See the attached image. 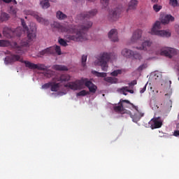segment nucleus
<instances>
[{
  "label": "nucleus",
  "mask_w": 179,
  "mask_h": 179,
  "mask_svg": "<svg viewBox=\"0 0 179 179\" xmlns=\"http://www.w3.org/2000/svg\"><path fill=\"white\" fill-rule=\"evenodd\" d=\"M97 15V10L93 9L88 12H84L78 15V18L83 21L80 27L72 25H62L59 22H54L52 27L57 29L60 33H67L65 36L69 41H83L87 40V30L93 26V22L88 19H92Z\"/></svg>",
  "instance_id": "obj_1"
},
{
  "label": "nucleus",
  "mask_w": 179,
  "mask_h": 179,
  "mask_svg": "<svg viewBox=\"0 0 179 179\" xmlns=\"http://www.w3.org/2000/svg\"><path fill=\"white\" fill-rule=\"evenodd\" d=\"M17 61L22 62V64H24L26 68H29V69H38V71H45L46 72L43 73L44 76H46V78L51 77V73H50L51 71L48 69L50 66H45V64H36L29 61H24L23 60V59L20 57L19 55H10V56H6L4 59V64H6V65H9V64H13V62H17Z\"/></svg>",
  "instance_id": "obj_2"
},
{
  "label": "nucleus",
  "mask_w": 179,
  "mask_h": 179,
  "mask_svg": "<svg viewBox=\"0 0 179 179\" xmlns=\"http://www.w3.org/2000/svg\"><path fill=\"white\" fill-rule=\"evenodd\" d=\"M170 22H174V17L171 15H166L162 18L161 22L157 21L152 29L150 34L152 36H159L160 37H170L171 36V33L169 31L160 30L162 29V24H169Z\"/></svg>",
  "instance_id": "obj_3"
},
{
  "label": "nucleus",
  "mask_w": 179,
  "mask_h": 179,
  "mask_svg": "<svg viewBox=\"0 0 179 179\" xmlns=\"http://www.w3.org/2000/svg\"><path fill=\"white\" fill-rule=\"evenodd\" d=\"M85 85L89 89L90 93H96L97 86L87 78H81L80 80H77L74 82L64 84V87H69V89H71V90H80L83 89V86Z\"/></svg>",
  "instance_id": "obj_4"
},
{
  "label": "nucleus",
  "mask_w": 179,
  "mask_h": 179,
  "mask_svg": "<svg viewBox=\"0 0 179 179\" xmlns=\"http://www.w3.org/2000/svg\"><path fill=\"white\" fill-rule=\"evenodd\" d=\"M96 58L94 65L101 66L102 71L107 72V69H108V62L112 59H115L117 55L115 53L111 52H101Z\"/></svg>",
  "instance_id": "obj_5"
},
{
  "label": "nucleus",
  "mask_w": 179,
  "mask_h": 179,
  "mask_svg": "<svg viewBox=\"0 0 179 179\" xmlns=\"http://www.w3.org/2000/svg\"><path fill=\"white\" fill-rule=\"evenodd\" d=\"M21 23L24 31H27V37L21 41L20 46L17 45V43H15L14 45L18 51H22V47L29 46V43H31V41H33V40H34L36 36V27H34L29 30V27H27V25H26V22H24V19H21Z\"/></svg>",
  "instance_id": "obj_6"
},
{
  "label": "nucleus",
  "mask_w": 179,
  "mask_h": 179,
  "mask_svg": "<svg viewBox=\"0 0 179 179\" xmlns=\"http://www.w3.org/2000/svg\"><path fill=\"white\" fill-rule=\"evenodd\" d=\"M126 104H129V106H131L132 108L136 110L137 113H139V109L138 106L134 105V103H131V101H129V100H124V99H120L119 102V105L114 106L113 110L116 113H124V111H125V108H129V106Z\"/></svg>",
  "instance_id": "obj_7"
},
{
  "label": "nucleus",
  "mask_w": 179,
  "mask_h": 179,
  "mask_svg": "<svg viewBox=\"0 0 179 179\" xmlns=\"http://www.w3.org/2000/svg\"><path fill=\"white\" fill-rule=\"evenodd\" d=\"M22 33L23 29H22V27H17L15 30L10 28H6L3 30V35L7 37V38H13V37H20Z\"/></svg>",
  "instance_id": "obj_8"
},
{
  "label": "nucleus",
  "mask_w": 179,
  "mask_h": 179,
  "mask_svg": "<svg viewBox=\"0 0 179 179\" xmlns=\"http://www.w3.org/2000/svg\"><path fill=\"white\" fill-rule=\"evenodd\" d=\"M92 73L96 75L98 78H104L103 80L107 82V83H110V85L118 83V78L114 77H106L107 73H100L96 71H92Z\"/></svg>",
  "instance_id": "obj_9"
},
{
  "label": "nucleus",
  "mask_w": 179,
  "mask_h": 179,
  "mask_svg": "<svg viewBox=\"0 0 179 179\" xmlns=\"http://www.w3.org/2000/svg\"><path fill=\"white\" fill-rule=\"evenodd\" d=\"M179 51L177 49L172 48H166L161 51L160 55H164V57H167L168 58H172L173 56L177 55Z\"/></svg>",
  "instance_id": "obj_10"
},
{
  "label": "nucleus",
  "mask_w": 179,
  "mask_h": 179,
  "mask_svg": "<svg viewBox=\"0 0 179 179\" xmlns=\"http://www.w3.org/2000/svg\"><path fill=\"white\" fill-rule=\"evenodd\" d=\"M150 125L151 129H157L159 128H162V126L163 125V121L160 117H153L150 121Z\"/></svg>",
  "instance_id": "obj_11"
},
{
  "label": "nucleus",
  "mask_w": 179,
  "mask_h": 179,
  "mask_svg": "<svg viewBox=\"0 0 179 179\" xmlns=\"http://www.w3.org/2000/svg\"><path fill=\"white\" fill-rule=\"evenodd\" d=\"M143 40V38L142 37V30L137 29L136 30L133 36L131 37V41L132 43H136V41H142Z\"/></svg>",
  "instance_id": "obj_12"
},
{
  "label": "nucleus",
  "mask_w": 179,
  "mask_h": 179,
  "mask_svg": "<svg viewBox=\"0 0 179 179\" xmlns=\"http://www.w3.org/2000/svg\"><path fill=\"white\" fill-rule=\"evenodd\" d=\"M108 38L110 39V41H113V43H116L118 41V32L117 29H111L108 34Z\"/></svg>",
  "instance_id": "obj_13"
},
{
  "label": "nucleus",
  "mask_w": 179,
  "mask_h": 179,
  "mask_svg": "<svg viewBox=\"0 0 179 179\" xmlns=\"http://www.w3.org/2000/svg\"><path fill=\"white\" fill-rule=\"evenodd\" d=\"M58 82L59 81H57L55 78L52 79V84L50 85L51 92H58L59 90L61 88V87L62 86V84Z\"/></svg>",
  "instance_id": "obj_14"
},
{
  "label": "nucleus",
  "mask_w": 179,
  "mask_h": 179,
  "mask_svg": "<svg viewBox=\"0 0 179 179\" xmlns=\"http://www.w3.org/2000/svg\"><path fill=\"white\" fill-rule=\"evenodd\" d=\"M57 82H59V83H62L63 82H69L71 80V76L68 74H62L59 77L55 78Z\"/></svg>",
  "instance_id": "obj_15"
},
{
  "label": "nucleus",
  "mask_w": 179,
  "mask_h": 179,
  "mask_svg": "<svg viewBox=\"0 0 179 179\" xmlns=\"http://www.w3.org/2000/svg\"><path fill=\"white\" fill-rule=\"evenodd\" d=\"M55 52V48L54 47H49L46 49L41 51L39 55H51Z\"/></svg>",
  "instance_id": "obj_16"
},
{
  "label": "nucleus",
  "mask_w": 179,
  "mask_h": 179,
  "mask_svg": "<svg viewBox=\"0 0 179 179\" xmlns=\"http://www.w3.org/2000/svg\"><path fill=\"white\" fill-rule=\"evenodd\" d=\"M138 3H139V1H138V0H131L129 2L127 12H128L129 10H135V9H136V8L138 7Z\"/></svg>",
  "instance_id": "obj_17"
},
{
  "label": "nucleus",
  "mask_w": 179,
  "mask_h": 179,
  "mask_svg": "<svg viewBox=\"0 0 179 179\" xmlns=\"http://www.w3.org/2000/svg\"><path fill=\"white\" fill-rule=\"evenodd\" d=\"M120 11L119 8L113 10L109 13V17L111 20H117L120 17Z\"/></svg>",
  "instance_id": "obj_18"
},
{
  "label": "nucleus",
  "mask_w": 179,
  "mask_h": 179,
  "mask_svg": "<svg viewBox=\"0 0 179 179\" xmlns=\"http://www.w3.org/2000/svg\"><path fill=\"white\" fill-rule=\"evenodd\" d=\"M150 47H152V41H145L142 43L141 47H137V50H143L144 51H148Z\"/></svg>",
  "instance_id": "obj_19"
},
{
  "label": "nucleus",
  "mask_w": 179,
  "mask_h": 179,
  "mask_svg": "<svg viewBox=\"0 0 179 179\" xmlns=\"http://www.w3.org/2000/svg\"><path fill=\"white\" fill-rule=\"evenodd\" d=\"M122 55L126 58H131L132 57V55H134V51L127 48H124L122 50Z\"/></svg>",
  "instance_id": "obj_20"
},
{
  "label": "nucleus",
  "mask_w": 179,
  "mask_h": 179,
  "mask_svg": "<svg viewBox=\"0 0 179 179\" xmlns=\"http://www.w3.org/2000/svg\"><path fill=\"white\" fill-rule=\"evenodd\" d=\"M36 19L38 23H41V24H45V26H48L50 24V21L48 20H45L38 15H36Z\"/></svg>",
  "instance_id": "obj_21"
},
{
  "label": "nucleus",
  "mask_w": 179,
  "mask_h": 179,
  "mask_svg": "<svg viewBox=\"0 0 179 179\" xmlns=\"http://www.w3.org/2000/svg\"><path fill=\"white\" fill-rule=\"evenodd\" d=\"M40 5L43 9H48L51 5L50 4V1L48 0H42L40 2Z\"/></svg>",
  "instance_id": "obj_22"
},
{
  "label": "nucleus",
  "mask_w": 179,
  "mask_h": 179,
  "mask_svg": "<svg viewBox=\"0 0 179 179\" xmlns=\"http://www.w3.org/2000/svg\"><path fill=\"white\" fill-rule=\"evenodd\" d=\"M52 69L55 71H68V67L66 66L55 64L52 66Z\"/></svg>",
  "instance_id": "obj_23"
},
{
  "label": "nucleus",
  "mask_w": 179,
  "mask_h": 179,
  "mask_svg": "<svg viewBox=\"0 0 179 179\" xmlns=\"http://www.w3.org/2000/svg\"><path fill=\"white\" fill-rule=\"evenodd\" d=\"M56 17H57L59 20H65L68 16L62 13V11L59 10L56 13Z\"/></svg>",
  "instance_id": "obj_24"
},
{
  "label": "nucleus",
  "mask_w": 179,
  "mask_h": 179,
  "mask_svg": "<svg viewBox=\"0 0 179 179\" xmlns=\"http://www.w3.org/2000/svg\"><path fill=\"white\" fill-rule=\"evenodd\" d=\"M128 89H129V87H123L122 88L118 89V92L121 93L122 94H124V96H127V94H128Z\"/></svg>",
  "instance_id": "obj_25"
},
{
  "label": "nucleus",
  "mask_w": 179,
  "mask_h": 179,
  "mask_svg": "<svg viewBox=\"0 0 179 179\" xmlns=\"http://www.w3.org/2000/svg\"><path fill=\"white\" fill-rule=\"evenodd\" d=\"M10 45L8 41L0 40V47H8Z\"/></svg>",
  "instance_id": "obj_26"
},
{
  "label": "nucleus",
  "mask_w": 179,
  "mask_h": 179,
  "mask_svg": "<svg viewBox=\"0 0 179 179\" xmlns=\"http://www.w3.org/2000/svg\"><path fill=\"white\" fill-rule=\"evenodd\" d=\"M87 61V55H83L81 57V64L82 66L85 68L86 66V62Z\"/></svg>",
  "instance_id": "obj_27"
},
{
  "label": "nucleus",
  "mask_w": 179,
  "mask_h": 179,
  "mask_svg": "<svg viewBox=\"0 0 179 179\" xmlns=\"http://www.w3.org/2000/svg\"><path fill=\"white\" fill-rule=\"evenodd\" d=\"M132 57H133V58H134V59H138V61L142 60V55H141V54H139L138 52H133Z\"/></svg>",
  "instance_id": "obj_28"
},
{
  "label": "nucleus",
  "mask_w": 179,
  "mask_h": 179,
  "mask_svg": "<svg viewBox=\"0 0 179 179\" xmlns=\"http://www.w3.org/2000/svg\"><path fill=\"white\" fill-rule=\"evenodd\" d=\"M9 19V14L6 13H2L1 15V20L2 22H5V20H8Z\"/></svg>",
  "instance_id": "obj_29"
},
{
  "label": "nucleus",
  "mask_w": 179,
  "mask_h": 179,
  "mask_svg": "<svg viewBox=\"0 0 179 179\" xmlns=\"http://www.w3.org/2000/svg\"><path fill=\"white\" fill-rule=\"evenodd\" d=\"M121 73H122V70H115L112 73H110V76H117L118 75H121Z\"/></svg>",
  "instance_id": "obj_30"
},
{
  "label": "nucleus",
  "mask_w": 179,
  "mask_h": 179,
  "mask_svg": "<svg viewBox=\"0 0 179 179\" xmlns=\"http://www.w3.org/2000/svg\"><path fill=\"white\" fill-rule=\"evenodd\" d=\"M51 85H52V82L45 83L44 85H43L41 86V89L44 90H47V89H50V87H51Z\"/></svg>",
  "instance_id": "obj_31"
},
{
  "label": "nucleus",
  "mask_w": 179,
  "mask_h": 179,
  "mask_svg": "<svg viewBox=\"0 0 179 179\" xmlns=\"http://www.w3.org/2000/svg\"><path fill=\"white\" fill-rule=\"evenodd\" d=\"M148 68V64H143L140 66L138 67L137 71L138 72H142L143 69H146Z\"/></svg>",
  "instance_id": "obj_32"
},
{
  "label": "nucleus",
  "mask_w": 179,
  "mask_h": 179,
  "mask_svg": "<svg viewBox=\"0 0 179 179\" xmlns=\"http://www.w3.org/2000/svg\"><path fill=\"white\" fill-rule=\"evenodd\" d=\"M87 94H89V92H87L86 90H83L80 92H79L78 93H77L76 96L77 97H79L80 96H87Z\"/></svg>",
  "instance_id": "obj_33"
},
{
  "label": "nucleus",
  "mask_w": 179,
  "mask_h": 179,
  "mask_svg": "<svg viewBox=\"0 0 179 179\" xmlns=\"http://www.w3.org/2000/svg\"><path fill=\"white\" fill-rule=\"evenodd\" d=\"M59 43L60 44V45H62L63 47H66V45H68L66 41L64 40V38H59Z\"/></svg>",
  "instance_id": "obj_34"
},
{
  "label": "nucleus",
  "mask_w": 179,
  "mask_h": 179,
  "mask_svg": "<svg viewBox=\"0 0 179 179\" xmlns=\"http://www.w3.org/2000/svg\"><path fill=\"white\" fill-rule=\"evenodd\" d=\"M169 3L171 5V6H173V8H176L178 5V0H169Z\"/></svg>",
  "instance_id": "obj_35"
},
{
  "label": "nucleus",
  "mask_w": 179,
  "mask_h": 179,
  "mask_svg": "<svg viewBox=\"0 0 179 179\" xmlns=\"http://www.w3.org/2000/svg\"><path fill=\"white\" fill-rule=\"evenodd\" d=\"M54 48L55 52H57L58 55H61V54H62V52L61 51V47H59V45H56L55 47H54Z\"/></svg>",
  "instance_id": "obj_36"
},
{
  "label": "nucleus",
  "mask_w": 179,
  "mask_h": 179,
  "mask_svg": "<svg viewBox=\"0 0 179 179\" xmlns=\"http://www.w3.org/2000/svg\"><path fill=\"white\" fill-rule=\"evenodd\" d=\"M162 6H159L157 4H155L153 6V9H154L155 12L160 11V10H162Z\"/></svg>",
  "instance_id": "obj_37"
},
{
  "label": "nucleus",
  "mask_w": 179,
  "mask_h": 179,
  "mask_svg": "<svg viewBox=\"0 0 179 179\" xmlns=\"http://www.w3.org/2000/svg\"><path fill=\"white\" fill-rule=\"evenodd\" d=\"M109 1L110 0H101V3H102L103 8H107Z\"/></svg>",
  "instance_id": "obj_38"
},
{
  "label": "nucleus",
  "mask_w": 179,
  "mask_h": 179,
  "mask_svg": "<svg viewBox=\"0 0 179 179\" xmlns=\"http://www.w3.org/2000/svg\"><path fill=\"white\" fill-rule=\"evenodd\" d=\"M148 86V84H145V86L141 90L140 93H145L146 92V87Z\"/></svg>",
  "instance_id": "obj_39"
},
{
  "label": "nucleus",
  "mask_w": 179,
  "mask_h": 179,
  "mask_svg": "<svg viewBox=\"0 0 179 179\" xmlns=\"http://www.w3.org/2000/svg\"><path fill=\"white\" fill-rule=\"evenodd\" d=\"M132 120H133L134 122H138V121H139V120H141V118L140 117H136L135 116H133Z\"/></svg>",
  "instance_id": "obj_40"
},
{
  "label": "nucleus",
  "mask_w": 179,
  "mask_h": 179,
  "mask_svg": "<svg viewBox=\"0 0 179 179\" xmlns=\"http://www.w3.org/2000/svg\"><path fill=\"white\" fill-rule=\"evenodd\" d=\"M135 85H136V80H133L129 85L130 86H135Z\"/></svg>",
  "instance_id": "obj_41"
},
{
  "label": "nucleus",
  "mask_w": 179,
  "mask_h": 179,
  "mask_svg": "<svg viewBox=\"0 0 179 179\" xmlns=\"http://www.w3.org/2000/svg\"><path fill=\"white\" fill-rule=\"evenodd\" d=\"M176 31H177L178 34H179V25L175 26Z\"/></svg>",
  "instance_id": "obj_42"
},
{
  "label": "nucleus",
  "mask_w": 179,
  "mask_h": 179,
  "mask_svg": "<svg viewBox=\"0 0 179 179\" xmlns=\"http://www.w3.org/2000/svg\"><path fill=\"white\" fill-rule=\"evenodd\" d=\"M3 2H5V3H10L12 2V0H2Z\"/></svg>",
  "instance_id": "obj_43"
},
{
  "label": "nucleus",
  "mask_w": 179,
  "mask_h": 179,
  "mask_svg": "<svg viewBox=\"0 0 179 179\" xmlns=\"http://www.w3.org/2000/svg\"><path fill=\"white\" fill-rule=\"evenodd\" d=\"M127 92L131 93V94H133L134 90H129V88H127Z\"/></svg>",
  "instance_id": "obj_44"
},
{
  "label": "nucleus",
  "mask_w": 179,
  "mask_h": 179,
  "mask_svg": "<svg viewBox=\"0 0 179 179\" xmlns=\"http://www.w3.org/2000/svg\"><path fill=\"white\" fill-rule=\"evenodd\" d=\"M152 2H153L154 3L157 2V0H152Z\"/></svg>",
  "instance_id": "obj_45"
},
{
  "label": "nucleus",
  "mask_w": 179,
  "mask_h": 179,
  "mask_svg": "<svg viewBox=\"0 0 179 179\" xmlns=\"http://www.w3.org/2000/svg\"><path fill=\"white\" fill-rule=\"evenodd\" d=\"M13 2H15V5L17 4V1H16V0H13Z\"/></svg>",
  "instance_id": "obj_46"
},
{
  "label": "nucleus",
  "mask_w": 179,
  "mask_h": 179,
  "mask_svg": "<svg viewBox=\"0 0 179 179\" xmlns=\"http://www.w3.org/2000/svg\"><path fill=\"white\" fill-rule=\"evenodd\" d=\"M76 2H78V1H79V0H74Z\"/></svg>",
  "instance_id": "obj_47"
},
{
  "label": "nucleus",
  "mask_w": 179,
  "mask_h": 179,
  "mask_svg": "<svg viewBox=\"0 0 179 179\" xmlns=\"http://www.w3.org/2000/svg\"><path fill=\"white\" fill-rule=\"evenodd\" d=\"M88 1H93V0H88Z\"/></svg>",
  "instance_id": "obj_48"
}]
</instances>
